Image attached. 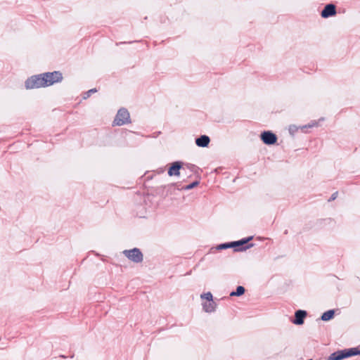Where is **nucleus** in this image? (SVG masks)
<instances>
[{
  "label": "nucleus",
  "mask_w": 360,
  "mask_h": 360,
  "mask_svg": "<svg viewBox=\"0 0 360 360\" xmlns=\"http://www.w3.org/2000/svg\"><path fill=\"white\" fill-rule=\"evenodd\" d=\"M356 355H360V349L357 347H353L333 352L328 356V360H342Z\"/></svg>",
  "instance_id": "obj_1"
},
{
  "label": "nucleus",
  "mask_w": 360,
  "mask_h": 360,
  "mask_svg": "<svg viewBox=\"0 0 360 360\" xmlns=\"http://www.w3.org/2000/svg\"><path fill=\"white\" fill-rule=\"evenodd\" d=\"M43 74L32 76L25 81V87L27 89H37L45 87Z\"/></svg>",
  "instance_id": "obj_2"
},
{
  "label": "nucleus",
  "mask_w": 360,
  "mask_h": 360,
  "mask_svg": "<svg viewBox=\"0 0 360 360\" xmlns=\"http://www.w3.org/2000/svg\"><path fill=\"white\" fill-rule=\"evenodd\" d=\"M43 78L44 80L45 86L53 85L55 83L60 82L63 79L62 73L59 71H54L52 72L43 73Z\"/></svg>",
  "instance_id": "obj_3"
},
{
  "label": "nucleus",
  "mask_w": 360,
  "mask_h": 360,
  "mask_svg": "<svg viewBox=\"0 0 360 360\" xmlns=\"http://www.w3.org/2000/svg\"><path fill=\"white\" fill-rule=\"evenodd\" d=\"M129 122L130 115L128 110L125 108L120 109L113 121V125L122 126Z\"/></svg>",
  "instance_id": "obj_4"
},
{
  "label": "nucleus",
  "mask_w": 360,
  "mask_h": 360,
  "mask_svg": "<svg viewBox=\"0 0 360 360\" xmlns=\"http://www.w3.org/2000/svg\"><path fill=\"white\" fill-rule=\"evenodd\" d=\"M122 253L126 257L134 263H141L143 259L142 252L137 248L131 250H124Z\"/></svg>",
  "instance_id": "obj_5"
},
{
  "label": "nucleus",
  "mask_w": 360,
  "mask_h": 360,
  "mask_svg": "<svg viewBox=\"0 0 360 360\" xmlns=\"http://www.w3.org/2000/svg\"><path fill=\"white\" fill-rule=\"evenodd\" d=\"M252 239V237L250 236L249 238H243L242 240L234 241L231 243H222L219 245H217L215 249L217 250H221L229 248H236L240 246H243L245 245L248 241Z\"/></svg>",
  "instance_id": "obj_6"
},
{
  "label": "nucleus",
  "mask_w": 360,
  "mask_h": 360,
  "mask_svg": "<svg viewBox=\"0 0 360 360\" xmlns=\"http://www.w3.org/2000/svg\"><path fill=\"white\" fill-rule=\"evenodd\" d=\"M261 139L267 145L274 144L277 141V137L274 133L266 131L261 134Z\"/></svg>",
  "instance_id": "obj_7"
},
{
  "label": "nucleus",
  "mask_w": 360,
  "mask_h": 360,
  "mask_svg": "<svg viewBox=\"0 0 360 360\" xmlns=\"http://www.w3.org/2000/svg\"><path fill=\"white\" fill-rule=\"evenodd\" d=\"M336 14V8L334 4H327L322 10L321 15L323 18H327L333 16Z\"/></svg>",
  "instance_id": "obj_8"
},
{
  "label": "nucleus",
  "mask_w": 360,
  "mask_h": 360,
  "mask_svg": "<svg viewBox=\"0 0 360 360\" xmlns=\"http://www.w3.org/2000/svg\"><path fill=\"white\" fill-rule=\"evenodd\" d=\"M182 168L181 163L180 162H174L168 170V175L172 176H179L180 169Z\"/></svg>",
  "instance_id": "obj_9"
},
{
  "label": "nucleus",
  "mask_w": 360,
  "mask_h": 360,
  "mask_svg": "<svg viewBox=\"0 0 360 360\" xmlns=\"http://www.w3.org/2000/svg\"><path fill=\"white\" fill-rule=\"evenodd\" d=\"M307 316V312L303 310H297L295 314V319L293 323L296 325H302L304 323V319Z\"/></svg>",
  "instance_id": "obj_10"
},
{
  "label": "nucleus",
  "mask_w": 360,
  "mask_h": 360,
  "mask_svg": "<svg viewBox=\"0 0 360 360\" xmlns=\"http://www.w3.org/2000/svg\"><path fill=\"white\" fill-rule=\"evenodd\" d=\"M210 139L209 136L206 135H202L199 138L195 139V143L199 147H206L208 146Z\"/></svg>",
  "instance_id": "obj_11"
},
{
  "label": "nucleus",
  "mask_w": 360,
  "mask_h": 360,
  "mask_svg": "<svg viewBox=\"0 0 360 360\" xmlns=\"http://www.w3.org/2000/svg\"><path fill=\"white\" fill-rule=\"evenodd\" d=\"M216 303L213 301H210L209 302H205L202 304V308L205 311L211 313L215 311L216 309Z\"/></svg>",
  "instance_id": "obj_12"
},
{
  "label": "nucleus",
  "mask_w": 360,
  "mask_h": 360,
  "mask_svg": "<svg viewBox=\"0 0 360 360\" xmlns=\"http://www.w3.org/2000/svg\"><path fill=\"white\" fill-rule=\"evenodd\" d=\"M335 311L334 310H328L324 312L321 316V320L324 321H327L330 320L334 316Z\"/></svg>",
  "instance_id": "obj_13"
},
{
  "label": "nucleus",
  "mask_w": 360,
  "mask_h": 360,
  "mask_svg": "<svg viewBox=\"0 0 360 360\" xmlns=\"http://www.w3.org/2000/svg\"><path fill=\"white\" fill-rule=\"evenodd\" d=\"M245 292V288L243 286H238L236 291H233L230 293V296H240Z\"/></svg>",
  "instance_id": "obj_14"
},
{
  "label": "nucleus",
  "mask_w": 360,
  "mask_h": 360,
  "mask_svg": "<svg viewBox=\"0 0 360 360\" xmlns=\"http://www.w3.org/2000/svg\"><path fill=\"white\" fill-rule=\"evenodd\" d=\"M200 297L202 299H205L208 302L213 301L212 300V298H213L212 295L210 292H208L207 293L202 294Z\"/></svg>",
  "instance_id": "obj_15"
},
{
  "label": "nucleus",
  "mask_w": 360,
  "mask_h": 360,
  "mask_svg": "<svg viewBox=\"0 0 360 360\" xmlns=\"http://www.w3.org/2000/svg\"><path fill=\"white\" fill-rule=\"evenodd\" d=\"M198 184H199V181H195L186 186L185 187H184V190H190V189H192L194 187L197 186Z\"/></svg>",
  "instance_id": "obj_16"
},
{
  "label": "nucleus",
  "mask_w": 360,
  "mask_h": 360,
  "mask_svg": "<svg viewBox=\"0 0 360 360\" xmlns=\"http://www.w3.org/2000/svg\"><path fill=\"white\" fill-rule=\"evenodd\" d=\"M297 129H298L297 127H296L295 125H291L289 127V132L291 134H293L295 132H296L297 131Z\"/></svg>",
  "instance_id": "obj_17"
},
{
  "label": "nucleus",
  "mask_w": 360,
  "mask_h": 360,
  "mask_svg": "<svg viewBox=\"0 0 360 360\" xmlns=\"http://www.w3.org/2000/svg\"><path fill=\"white\" fill-rule=\"evenodd\" d=\"M316 125H317L316 122L314 121L311 123L309 124L308 125L302 126L301 128H302V129L307 128V127L311 128V127H315Z\"/></svg>",
  "instance_id": "obj_18"
},
{
  "label": "nucleus",
  "mask_w": 360,
  "mask_h": 360,
  "mask_svg": "<svg viewBox=\"0 0 360 360\" xmlns=\"http://www.w3.org/2000/svg\"><path fill=\"white\" fill-rule=\"evenodd\" d=\"M96 91H97V90H96V89H91L89 90L87 92H86V94H86V96H84V98H86L87 97H89V96H90V94H91V93L96 92Z\"/></svg>",
  "instance_id": "obj_19"
},
{
  "label": "nucleus",
  "mask_w": 360,
  "mask_h": 360,
  "mask_svg": "<svg viewBox=\"0 0 360 360\" xmlns=\"http://www.w3.org/2000/svg\"><path fill=\"white\" fill-rule=\"evenodd\" d=\"M252 246H253V244H249V245H246L245 247H243V248L237 249V250H246V249H248L249 248H251Z\"/></svg>",
  "instance_id": "obj_20"
},
{
  "label": "nucleus",
  "mask_w": 360,
  "mask_h": 360,
  "mask_svg": "<svg viewBox=\"0 0 360 360\" xmlns=\"http://www.w3.org/2000/svg\"><path fill=\"white\" fill-rule=\"evenodd\" d=\"M337 196H338V192L334 193L331 195L330 198L329 199V201H330V200H334L337 198Z\"/></svg>",
  "instance_id": "obj_21"
},
{
  "label": "nucleus",
  "mask_w": 360,
  "mask_h": 360,
  "mask_svg": "<svg viewBox=\"0 0 360 360\" xmlns=\"http://www.w3.org/2000/svg\"><path fill=\"white\" fill-rule=\"evenodd\" d=\"M188 167L191 170H193V169L194 168V165H191L190 166H188Z\"/></svg>",
  "instance_id": "obj_22"
}]
</instances>
